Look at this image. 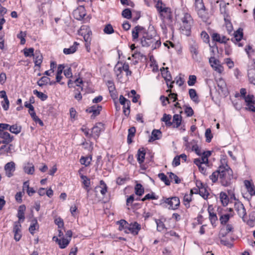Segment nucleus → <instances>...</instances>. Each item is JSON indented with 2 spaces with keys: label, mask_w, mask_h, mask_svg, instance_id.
<instances>
[{
  "label": "nucleus",
  "mask_w": 255,
  "mask_h": 255,
  "mask_svg": "<svg viewBox=\"0 0 255 255\" xmlns=\"http://www.w3.org/2000/svg\"><path fill=\"white\" fill-rule=\"evenodd\" d=\"M198 49L199 46L196 43L191 44L190 46V51L192 54V57L194 60L196 61L198 60Z\"/></svg>",
  "instance_id": "a211bd4d"
},
{
  "label": "nucleus",
  "mask_w": 255,
  "mask_h": 255,
  "mask_svg": "<svg viewBox=\"0 0 255 255\" xmlns=\"http://www.w3.org/2000/svg\"><path fill=\"white\" fill-rule=\"evenodd\" d=\"M195 7L198 15L201 18L204 17L206 9L203 0H195Z\"/></svg>",
  "instance_id": "423d86ee"
},
{
  "label": "nucleus",
  "mask_w": 255,
  "mask_h": 255,
  "mask_svg": "<svg viewBox=\"0 0 255 255\" xmlns=\"http://www.w3.org/2000/svg\"><path fill=\"white\" fill-rule=\"evenodd\" d=\"M140 229V225L135 222L133 223H130V224L128 225L127 230L125 231V232L126 233L130 232L133 235H137Z\"/></svg>",
  "instance_id": "1a4fd4ad"
},
{
  "label": "nucleus",
  "mask_w": 255,
  "mask_h": 255,
  "mask_svg": "<svg viewBox=\"0 0 255 255\" xmlns=\"http://www.w3.org/2000/svg\"><path fill=\"white\" fill-rule=\"evenodd\" d=\"M158 177L162 181L164 182L165 185H169L170 184V181L168 180L167 177L164 173H159L158 174Z\"/></svg>",
  "instance_id": "5fc2aeb1"
},
{
  "label": "nucleus",
  "mask_w": 255,
  "mask_h": 255,
  "mask_svg": "<svg viewBox=\"0 0 255 255\" xmlns=\"http://www.w3.org/2000/svg\"><path fill=\"white\" fill-rule=\"evenodd\" d=\"M171 118L170 115L164 114L161 120L165 123L166 126L170 127L172 125V123L171 122Z\"/></svg>",
  "instance_id": "c9c22d12"
},
{
  "label": "nucleus",
  "mask_w": 255,
  "mask_h": 255,
  "mask_svg": "<svg viewBox=\"0 0 255 255\" xmlns=\"http://www.w3.org/2000/svg\"><path fill=\"white\" fill-rule=\"evenodd\" d=\"M233 230L234 228L232 225L227 224L224 227L221 229L220 232V235L222 237H224L227 234L231 232H233Z\"/></svg>",
  "instance_id": "aec40b11"
},
{
  "label": "nucleus",
  "mask_w": 255,
  "mask_h": 255,
  "mask_svg": "<svg viewBox=\"0 0 255 255\" xmlns=\"http://www.w3.org/2000/svg\"><path fill=\"white\" fill-rule=\"evenodd\" d=\"M117 76L119 77L123 71H125L127 73V75H131V72L129 70V65L128 63H125L122 66H117L115 69Z\"/></svg>",
  "instance_id": "9b49d317"
},
{
  "label": "nucleus",
  "mask_w": 255,
  "mask_h": 255,
  "mask_svg": "<svg viewBox=\"0 0 255 255\" xmlns=\"http://www.w3.org/2000/svg\"><path fill=\"white\" fill-rule=\"evenodd\" d=\"M135 131L136 129L134 127H131L128 129L127 137V142L128 144H130L132 142V138L134 136Z\"/></svg>",
  "instance_id": "7c9ffc66"
},
{
  "label": "nucleus",
  "mask_w": 255,
  "mask_h": 255,
  "mask_svg": "<svg viewBox=\"0 0 255 255\" xmlns=\"http://www.w3.org/2000/svg\"><path fill=\"white\" fill-rule=\"evenodd\" d=\"M21 225L19 222H15L14 223L13 232L14 233V239L17 242L19 241L21 238Z\"/></svg>",
  "instance_id": "9d476101"
},
{
  "label": "nucleus",
  "mask_w": 255,
  "mask_h": 255,
  "mask_svg": "<svg viewBox=\"0 0 255 255\" xmlns=\"http://www.w3.org/2000/svg\"><path fill=\"white\" fill-rule=\"evenodd\" d=\"M10 146H7L5 145H2L0 147V153H8L10 152Z\"/></svg>",
  "instance_id": "338daca9"
},
{
  "label": "nucleus",
  "mask_w": 255,
  "mask_h": 255,
  "mask_svg": "<svg viewBox=\"0 0 255 255\" xmlns=\"http://www.w3.org/2000/svg\"><path fill=\"white\" fill-rule=\"evenodd\" d=\"M193 194V190H190V192L189 194H185L184 198H183V201L184 204L185 206L189 208L190 206L189 203L192 201V196Z\"/></svg>",
  "instance_id": "c756f323"
},
{
  "label": "nucleus",
  "mask_w": 255,
  "mask_h": 255,
  "mask_svg": "<svg viewBox=\"0 0 255 255\" xmlns=\"http://www.w3.org/2000/svg\"><path fill=\"white\" fill-rule=\"evenodd\" d=\"M168 174H169L170 179L171 180H174L175 183L178 184L180 183L181 180L176 175H175L172 172H169L168 173Z\"/></svg>",
  "instance_id": "13d9d810"
},
{
  "label": "nucleus",
  "mask_w": 255,
  "mask_h": 255,
  "mask_svg": "<svg viewBox=\"0 0 255 255\" xmlns=\"http://www.w3.org/2000/svg\"><path fill=\"white\" fill-rule=\"evenodd\" d=\"M25 173L27 174H33L34 172V166L32 163H28L23 167Z\"/></svg>",
  "instance_id": "473e14b6"
},
{
  "label": "nucleus",
  "mask_w": 255,
  "mask_h": 255,
  "mask_svg": "<svg viewBox=\"0 0 255 255\" xmlns=\"http://www.w3.org/2000/svg\"><path fill=\"white\" fill-rule=\"evenodd\" d=\"M74 15L76 19L81 20L86 15L85 9L84 6H80L74 11Z\"/></svg>",
  "instance_id": "dca6fc26"
},
{
  "label": "nucleus",
  "mask_w": 255,
  "mask_h": 255,
  "mask_svg": "<svg viewBox=\"0 0 255 255\" xmlns=\"http://www.w3.org/2000/svg\"><path fill=\"white\" fill-rule=\"evenodd\" d=\"M119 101L120 104L123 105V107H125V106L129 107V105H130V101L125 98L123 95L120 96Z\"/></svg>",
  "instance_id": "3c124183"
},
{
  "label": "nucleus",
  "mask_w": 255,
  "mask_h": 255,
  "mask_svg": "<svg viewBox=\"0 0 255 255\" xmlns=\"http://www.w3.org/2000/svg\"><path fill=\"white\" fill-rule=\"evenodd\" d=\"M156 2L155 7L157 9L161 19L169 26L172 25L173 15L170 8L166 7L161 0H154Z\"/></svg>",
  "instance_id": "f03ea898"
},
{
  "label": "nucleus",
  "mask_w": 255,
  "mask_h": 255,
  "mask_svg": "<svg viewBox=\"0 0 255 255\" xmlns=\"http://www.w3.org/2000/svg\"><path fill=\"white\" fill-rule=\"evenodd\" d=\"M81 178L83 180V184L84 185V188L86 190L87 192V197H88L89 193L90 191V180L89 178H88L87 176L81 175L80 176Z\"/></svg>",
  "instance_id": "6ab92c4d"
},
{
  "label": "nucleus",
  "mask_w": 255,
  "mask_h": 255,
  "mask_svg": "<svg viewBox=\"0 0 255 255\" xmlns=\"http://www.w3.org/2000/svg\"><path fill=\"white\" fill-rule=\"evenodd\" d=\"M235 209L239 216L243 219L246 215L244 205L240 202H236L235 204Z\"/></svg>",
  "instance_id": "f8f14e48"
},
{
  "label": "nucleus",
  "mask_w": 255,
  "mask_h": 255,
  "mask_svg": "<svg viewBox=\"0 0 255 255\" xmlns=\"http://www.w3.org/2000/svg\"><path fill=\"white\" fill-rule=\"evenodd\" d=\"M194 163L198 167L199 170L201 173L204 175H207L206 169L208 166V164H202L199 160H194Z\"/></svg>",
  "instance_id": "b1692460"
},
{
  "label": "nucleus",
  "mask_w": 255,
  "mask_h": 255,
  "mask_svg": "<svg viewBox=\"0 0 255 255\" xmlns=\"http://www.w3.org/2000/svg\"><path fill=\"white\" fill-rule=\"evenodd\" d=\"M8 130L12 133L17 134L21 132V127L17 124H14L9 127Z\"/></svg>",
  "instance_id": "72a5a7b5"
},
{
  "label": "nucleus",
  "mask_w": 255,
  "mask_h": 255,
  "mask_svg": "<svg viewBox=\"0 0 255 255\" xmlns=\"http://www.w3.org/2000/svg\"><path fill=\"white\" fill-rule=\"evenodd\" d=\"M201 36L204 42L207 43H209L210 37L206 31H202L201 33Z\"/></svg>",
  "instance_id": "e2e57ef3"
},
{
  "label": "nucleus",
  "mask_w": 255,
  "mask_h": 255,
  "mask_svg": "<svg viewBox=\"0 0 255 255\" xmlns=\"http://www.w3.org/2000/svg\"><path fill=\"white\" fill-rule=\"evenodd\" d=\"M167 67H163L160 69L163 77L164 78L166 82H170L172 80V77L170 72L168 71Z\"/></svg>",
  "instance_id": "a878e982"
},
{
  "label": "nucleus",
  "mask_w": 255,
  "mask_h": 255,
  "mask_svg": "<svg viewBox=\"0 0 255 255\" xmlns=\"http://www.w3.org/2000/svg\"><path fill=\"white\" fill-rule=\"evenodd\" d=\"M24 210H25V207L24 206H20L18 210V213H17V217L18 218L19 221L22 220V221H23L25 217H24Z\"/></svg>",
  "instance_id": "a19ab883"
},
{
  "label": "nucleus",
  "mask_w": 255,
  "mask_h": 255,
  "mask_svg": "<svg viewBox=\"0 0 255 255\" xmlns=\"http://www.w3.org/2000/svg\"><path fill=\"white\" fill-rule=\"evenodd\" d=\"M161 136V132L158 129H154L152 130L151 135L149 139V142H151L157 139H159Z\"/></svg>",
  "instance_id": "cd10ccee"
},
{
  "label": "nucleus",
  "mask_w": 255,
  "mask_h": 255,
  "mask_svg": "<svg viewBox=\"0 0 255 255\" xmlns=\"http://www.w3.org/2000/svg\"><path fill=\"white\" fill-rule=\"evenodd\" d=\"M209 219L211 222V224L214 226H216V222L218 220L217 216L216 214L213 212H211L210 211H209Z\"/></svg>",
  "instance_id": "09e8293b"
},
{
  "label": "nucleus",
  "mask_w": 255,
  "mask_h": 255,
  "mask_svg": "<svg viewBox=\"0 0 255 255\" xmlns=\"http://www.w3.org/2000/svg\"><path fill=\"white\" fill-rule=\"evenodd\" d=\"M209 63L212 68L220 64V61L216 59L214 56H211L210 58Z\"/></svg>",
  "instance_id": "bf43d9fd"
},
{
  "label": "nucleus",
  "mask_w": 255,
  "mask_h": 255,
  "mask_svg": "<svg viewBox=\"0 0 255 255\" xmlns=\"http://www.w3.org/2000/svg\"><path fill=\"white\" fill-rule=\"evenodd\" d=\"M5 175L8 177H11L13 176L14 172L15 170V164L13 161H10L7 163L4 167Z\"/></svg>",
  "instance_id": "6e6552de"
},
{
  "label": "nucleus",
  "mask_w": 255,
  "mask_h": 255,
  "mask_svg": "<svg viewBox=\"0 0 255 255\" xmlns=\"http://www.w3.org/2000/svg\"><path fill=\"white\" fill-rule=\"evenodd\" d=\"M145 155V150L144 148H139L137 154V160L139 164H141L144 162Z\"/></svg>",
  "instance_id": "5701e85b"
},
{
  "label": "nucleus",
  "mask_w": 255,
  "mask_h": 255,
  "mask_svg": "<svg viewBox=\"0 0 255 255\" xmlns=\"http://www.w3.org/2000/svg\"><path fill=\"white\" fill-rule=\"evenodd\" d=\"M0 138L2 139V143L7 144L12 141L14 137L8 132H0Z\"/></svg>",
  "instance_id": "ddd939ff"
},
{
  "label": "nucleus",
  "mask_w": 255,
  "mask_h": 255,
  "mask_svg": "<svg viewBox=\"0 0 255 255\" xmlns=\"http://www.w3.org/2000/svg\"><path fill=\"white\" fill-rule=\"evenodd\" d=\"M231 216L232 215L229 214L221 215L219 219L221 224L226 225Z\"/></svg>",
  "instance_id": "37998d69"
},
{
  "label": "nucleus",
  "mask_w": 255,
  "mask_h": 255,
  "mask_svg": "<svg viewBox=\"0 0 255 255\" xmlns=\"http://www.w3.org/2000/svg\"><path fill=\"white\" fill-rule=\"evenodd\" d=\"M33 94L43 101L46 100L48 98V96L46 94L42 92H39L37 90H33Z\"/></svg>",
  "instance_id": "de8ad7c7"
},
{
  "label": "nucleus",
  "mask_w": 255,
  "mask_h": 255,
  "mask_svg": "<svg viewBox=\"0 0 255 255\" xmlns=\"http://www.w3.org/2000/svg\"><path fill=\"white\" fill-rule=\"evenodd\" d=\"M157 225V230L159 232H162L165 229V225L161 221L159 220H156Z\"/></svg>",
  "instance_id": "6e6d98bb"
},
{
  "label": "nucleus",
  "mask_w": 255,
  "mask_h": 255,
  "mask_svg": "<svg viewBox=\"0 0 255 255\" xmlns=\"http://www.w3.org/2000/svg\"><path fill=\"white\" fill-rule=\"evenodd\" d=\"M70 239H65L64 238L61 239L56 238V242H57L60 248L65 249L69 244Z\"/></svg>",
  "instance_id": "393cba45"
},
{
  "label": "nucleus",
  "mask_w": 255,
  "mask_h": 255,
  "mask_svg": "<svg viewBox=\"0 0 255 255\" xmlns=\"http://www.w3.org/2000/svg\"><path fill=\"white\" fill-rule=\"evenodd\" d=\"M34 51V50L33 48H25L23 49L24 55L25 57H31L33 56L35 54Z\"/></svg>",
  "instance_id": "8fccbe9b"
},
{
  "label": "nucleus",
  "mask_w": 255,
  "mask_h": 255,
  "mask_svg": "<svg viewBox=\"0 0 255 255\" xmlns=\"http://www.w3.org/2000/svg\"><path fill=\"white\" fill-rule=\"evenodd\" d=\"M220 171H219V167L218 169L216 171L214 172L210 176V179L212 181L213 183L216 182L218 177L220 178Z\"/></svg>",
  "instance_id": "49530a36"
},
{
  "label": "nucleus",
  "mask_w": 255,
  "mask_h": 255,
  "mask_svg": "<svg viewBox=\"0 0 255 255\" xmlns=\"http://www.w3.org/2000/svg\"><path fill=\"white\" fill-rule=\"evenodd\" d=\"M205 137L206 138V141L210 142L213 137L210 128H207L205 131Z\"/></svg>",
  "instance_id": "0e129e2a"
},
{
  "label": "nucleus",
  "mask_w": 255,
  "mask_h": 255,
  "mask_svg": "<svg viewBox=\"0 0 255 255\" xmlns=\"http://www.w3.org/2000/svg\"><path fill=\"white\" fill-rule=\"evenodd\" d=\"M164 203L169 205L168 209L170 210H175L179 207L180 202L178 197H172L170 198L163 197L160 200V204L162 205Z\"/></svg>",
  "instance_id": "39448f33"
},
{
  "label": "nucleus",
  "mask_w": 255,
  "mask_h": 255,
  "mask_svg": "<svg viewBox=\"0 0 255 255\" xmlns=\"http://www.w3.org/2000/svg\"><path fill=\"white\" fill-rule=\"evenodd\" d=\"M224 162H225V160ZM222 164L219 166V171L221 172L220 175V182L223 186H228L230 184L233 176L232 170L226 163H225V164L222 163Z\"/></svg>",
  "instance_id": "20e7f679"
},
{
  "label": "nucleus",
  "mask_w": 255,
  "mask_h": 255,
  "mask_svg": "<svg viewBox=\"0 0 255 255\" xmlns=\"http://www.w3.org/2000/svg\"><path fill=\"white\" fill-rule=\"evenodd\" d=\"M118 224L120 225L119 227L120 231H122L124 229H126L127 230L128 227L127 225H128V224L125 220H121L118 222Z\"/></svg>",
  "instance_id": "864d4df0"
},
{
  "label": "nucleus",
  "mask_w": 255,
  "mask_h": 255,
  "mask_svg": "<svg viewBox=\"0 0 255 255\" xmlns=\"http://www.w3.org/2000/svg\"><path fill=\"white\" fill-rule=\"evenodd\" d=\"M243 37V33L242 31L239 30L236 31L234 34V38L232 39V41L235 43L236 42H238L241 40Z\"/></svg>",
  "instance_id": "58836bf2"
},
{
  "label": "nucleus",
  "mask_w": 255,
  "mask_h": 255,
  "mask_svg": "<svg viewBox=\"0 0 255 255\" xmlns=\"http://www.w3.org/2000/svg\"><path fill=\"white\" fill-rule=\"evenodd\" d=\"M182 121V117L178 114H175L173 117V121L172 122L174 128H178L181 125Z\"/></svg>",
  "instance_id": "bb28decb"
},
{
  "label": "nucleus",
  "mask_w": 255,
  "mask_h": 255,
  "mask_svg": "<svg viewBox=\"0 0 255 255\" xmlns=\"http://www.w3.org/2000/svg\"><path fill=\"white\" fill-rule=\"evenodd\" d=\"M211 37L214 41L218 42L220 43H226L229 39L227 38L226 36L221 35L218 33H213L211 34Z\"/></svg>",
  "instance_id": "2eb2a0df"
},
{
  "label": "nucleus",
  "mask_w": 255,
  "mask_h": 255,
  "mask_svg": "<svg viewBox=\"0 0 255 255\" xmlns=\"http://www.w3.org/2000/svg\"><path fill=\"white\" fill-rule=\"evenodd\" d=\"M92 161V157L91 156H87L84 157L82 156L80 160V163L85 165L86 166H88L90 165L91 161Z\"/></svg>",
  "instance_id": "a18cd8bd"
},
{
  "label": "nucleus",
  "mask_w": 255,
  "mask_h": 255,
  "mask_svg": "<svg viewBox=\"0 0 255 255\" xmlns=\"http://www.w3.org/2000/svg\"><path fill=\"white\" fill-rule=\"evenodd\" d=\"M255 223V211L252 212L249 215V219L247 221V224L251 227L254 226Z\"/></svg>",
  "instance_id": "79ce46f5"
},
{
  "label": "nucleus",
  "mask_w": 255,
  "mask_h": 255,
  "mask_svg": "<svg viewBox=\"0 0 255 255\" xmlns=\"http://www.w3.org/2000/svg\"><path fill=\"white\" fill-rule=\"evenodd\" d=\"M243 99L245 100L246 105L253 102H255V98L253 95H248L247 96H245Z\"/></svg>",
  "instance_id": "052dcab7"
},
{
  "label": "nucleus",
  "mask_w": 255,
  "mask_h": 255,
  "mask_svg": "<svg viewBox=\"0 0 255 255\" xmlns=\"http://www.w3.org/2000/svg\"><path fill=\"white\" fill-rule=\"evenodd\" d=\"M39 225L37 223V221L36 219H34L31 221V224L29 228V232L33 235L34 233V231L37 229H38Z\"/></svg>",
  "instance_id": "e433bc0d"
},
{
  "label": "nucleus",
  "mask_w": 255,
  "mask_h": 255,
  "mask_svg": "<svg viewBox=\"0 0 255 255\" xmlns=\"http://www.w3.org/2000/svg\"><path fill=\"white\" fill-rule=\"evenodd\" d=\"M104 125L101 123H97L95 126L92 128V136L95 139H97L101 132L104 130Z\"/></svg>",
  "instance_id": "0eeeda50"
},
{
  "label": "nucleus",
  "mask_w": 255,
  "mask_h": 255,
  "mask_svg": "<svg viewBox=\"0 0 255 255\" xmlns=\"http://www.w3.org/2000/svg\"><path fill=\"white\" fill-rule=\"evenodd\" d=\"M79 44L77 42H74L73 45L68 48H64L63 52L65 54H70L74 53L77 49V46Z\"/></svg>",
  "instance_id": "c85d7f7f"
},
{
  "label": "nucleus",
  "mask_w": 255,
  "mask_h": 255,
  "mask_svg": "<svg viewBox=\"0 0 255 255\" xmlns=\"http://www.w3.org/2000/svg\"><path fill=\"white\" fill-rule=\"evenodd\" d=\"M158 196H155L154 193L152 192L151 193H148L146 194L142 199H141L142 201H144L146 200H154L157 199Z\"/></svg>",
  "instance_id": "603ef678"
},
{
  "label": "nucleus",
  "mask_w": 255,
  "mask_h": 255,
  "mask_svg": "<svg viewBox=\"0 0 255 255\" xmlns=\"http://www.w3.org/2000/svg\"><path fill=\"white\" fill-rule=\"evenodd\" d=\"M49 82H50V78L46 76H43L37 81V84L40 87H42L46 85Z\"/></svg>",
  "instance_id": "c03bdc74"
},
{
  "label": "nucleus",
  "mask_w": 255,
  "mask_h": 255,
  "mask_svg": "<svg viewBox=\"0 0 255 255\" xmlns=\"http://www.w3.org/2000/svg\"><path fill=\"white\" fill-rule=\"evenodd\" d=\"M220 199L222 204L224 206H227L229 202V199L225 192H221L220 194Z\"/></svg>",
  "instance_id": "2f4dec72"
},
{
  "label": "nucleus",
  "mask_w": 255,
  "mask_h": 255,
  "mask_svg": "<svg viewBox=\"0 0 255 255\" xmlns=\"http://www.w3.org/2000/svg\"><path fill=\"white\" fill-rule=\"evenodd\" d=\"M100 185L96 187V189L101 188L100 193L103 196H104L107 192L108 187L106 184L103 180L100 181Z\"/></svg>",
  "instance_id": "4c0bfd02"
},
{
  "label": "nucleus",
  "mask_w": 255,
  "mask_h": 255,
  "mask_svg": "<svg viewBox=\"0 0 255 255\" xmlns=\"http://www.w3.org/2000/svg\"><path fill=\"white\" fill-rule=\"evenodd\" d=\"M180 21V30L181 33L186 36H189L193 24V19L191 14L188 12H183Z\"/></svg>",
  "instance_id": "7ed1b4c3"
},
{
  "label": "nucleus",
  "mask_w": 255,
  "mask_h": 255,
  "mask_svg": "<svg viewBox=\"0 0 255 255\" xmlns=\"http://www.w3.org/2000/svg\"><path fill=\"white\" fill-rule=\"evenodd\" d=\"M104 32L108 34L114 33V30L112 25L111 24H107L104 29Z\"/></svg>",
  "instance_id": "4d7b16f0"
},
{
  "label": "nucleus",
  "mask_w": 255,
  "mask_h": 255,
  "mask_svg": "<svg viewBox=\"0 0 255 255\" xmlns=\"http://www.w3.org/2000/svg\"><path fill=\"white\" fill-rule=\"evenodd\" d=\"M189 95L191 99L195 103H199V100L196 91L195 89H190L189 90Z\"/></svg>",
  "instance_id": "f704fd0d"
},
{
  "label": "nucleus",
  "mask_w": 255,
  "mask_h": 255,
  "mask_svg": "<svg viewBox=\"0 0 255 255\" xmlns=\"http://www.w3.org/2000/svg\"><path fill=\"white\" fill-rule=\"evenodd\" d=\"M196 76L195 75H190L189 77V80L187 82L189 86H193L196 82Z\"/></svg>",
  "instance_id": "69168bd1"
},
{
  "label": "nucleus",
  "mask_w": 255,
  "mask_h": 255,
  "mask_svg": "<svg viewBox=\"0 0 255 255\" xmlns=\"http://www.w3.org/2000/svg\"><path fill=\"white\" fill-rule=\"evenodd\" d=\"M122 16L127 19H129L131 17V12L128 8L124 9L122 12Z\"/></svg>",
  "instance_id": "680f3d73"
},
{
  "label": "nucleus",
  "mask_w": 255,
  "mask_h": 255,
  "mask_svg": "<svg viewBox=\"0 0 255 255\" xmlns=\"http://www.w3.org/2000/svg\"><path fill=\"white\" fill-rule=\"evenodd\" d=\"M102 106L98 105H94L88 108L86 110V112L89 113H92L93 114L91 116V117L92 118H94L95 117L100 114V112L102 110Z\"/></svg>",
  "instance_id": "4468645a"
},
{
  "label": "nucleus",
  "mask_w": 255,
  "mask_h": 255,
  "mask_svg": "<svg viewBox=\"0 0 255 255\" xmlns=\"http://www.w3.org/2000/svg\"><path fill=\"white\" fill-rule=\"evenodd\" d=\"M34 59V63L36 66L40 67L43 59L42 54L40 53L39 51L36 50L35 52V54L33 56Z\"/></svg>",
  "instance_id": "412c9836"
},
{
  "label": "nucleus",
  "mask_w": 255,
  "mask_h": 255,
  "mask_svg": "<svg viewBox=\"0 0 255 255\" xmlns=\"http://www.w3.org/2000/svg\"><path fill=\"white\" fill-rule=\"evenodd\" d=\"M255 102H253L246 105L247 107L246 108L247 110L251 112H255Z\"/></svg>",
  "instance_id": "774afa93"
},
{
  "label": "nucleus",
  "mask_w": 255,
  "mask_h": 255,
  "mask_svg": "<svg viewBox=\"0 0 255 255\" xmlns=\"http://www.w3.org/2000/svg\"><path fill=\"white\" fill-rule=\"evenodd\" d=\"M132 41H136L139 37L140 44L143 47H150L152 50L159 48L161 45L160 38L155 32L151 33L139 25L132 29Z\"/></svg>",
  "instance_id": "f257e3e1"
},
{
  "label": "nucleus",
  "mask_w": 255,
  "mask_h": 255,
  "mask_svg": "<svg viewBox=\"0 0 255 255\" xmlns=\"http://www.w3.org/2000/svg\"><path fill=\"white\" fill-rule=\"evenodd\" d=\"M134 190L135 194L139 196L142 195L144 191L142 185L139 183L136 184L134 187Z\"/></svg>",
  "instance_id": "ea45409f"
},
{
  "label": "nucleus",
  "mask_w": 255,
  "mask_h": 255,
  "mask_svg": "<svg viewBox=\"0 0 255 255\" xmlns=\"http://www.w3.org/2000/svg\"><path fill=\"white\" fill-rule=\"evenodd\" d=\"M244 183L250 195L252 196L255 195V186L254 183L251 181L248 180H245Z\"/></svg>",
  "instance_id": "f3484780"
},
{
  "label": "nucleus",
  "mask_w": 255,
  "mask_h": 255,
  "mask_svg": "<svg viewBox=\"0 0 255 255\" xmlns=\"http://www.w3.org/2000/svg\"><path fill=\"white\" fill-rule=\"evenodd\" d=\"M198 189H196L197 192H199V194L204 199L208 198L209 193L205 187H204L202 183H200V186H198Z\"/></svg>",
  "instance_id": "4be33fe9"
}]
</instances>
